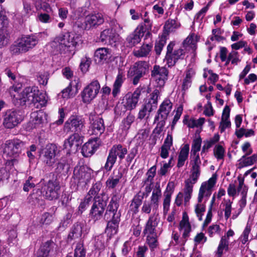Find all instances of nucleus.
<instances>
[{"mask_svg": "<svg viewBox=\"0 0 257 257\" xmlns=\"http://www.w3.org/2000/svg\"><path fill=\"white\" fill-rule=\"evenodd\" d=\"M79 89V82L78 80H75L71 81L69 85L63 89L58 94V97L59 98L68 99L74 97L78 93Z\"/></svg>", "mask_w": 257, "mask_h": 257, "instance_id": "5701e85b", "label": "nucleus"}, {"mask_svg": "<svg viewBox=\"0 0 257 257\" xmlns=\"http://www.w3.org/2000/svg\"><path fill=\"white\" fill-rule=\"evenodd\" d=\"M174 46L175 43L171 42L167 48V51L165 59L169 67L174 66L177 60L183 59L185 56V52L182 49H178L173 51Z\"/></svg>", "mask_w": 257, "mask_h": 257, "instance_id": "ddd939ff", "label": "nucleus"}, {"mask_svg": "<svg viewBox=\"0 0 257 257\" xmlns=\"http://www.w3.org/2000/svg\"><path fill=\"white\" fill-rule=\"evenodd\" d=\"M223 143L216 145L213 149V154L217 160H223L225 156V149Z\"/></svg>", "mask_w": 257, "mask_h": 257, "instance_id": "de8ad7c7", "label": "nucleus"}, {"mask_svg": "<svg viewBox=\"0 0 257 257\" xmlns=\"http://www.w3.org/2000/svg\"><path fill=\"white\" fill-rule=\"evenodd\" d=\"M257 162V154H254L250 156H242L238 161L236 166L238 169L251 166Z\"/></svg>", "mask_w": 257, "mask_h": 257, "instance_id": "2f4dec72", "label": "nucleus"}, {"mask_svg": "<svg viewBox=\"0 0 257 257\" xmlns=\"http://www.w3.org/2000/svg\"><path fill=\"white\" fill-rule=\"evenodd\" d=\"M160 222V218L158 214L154 213L149 218L143 230L145 235L157 234L156 227Z\"/></svg>", "mask_w": 257, "mask_h": 257, "instance_id": "393cba45", "label": "nucleus"}, {"mask_svg": "<svg viewBox=\"0 0 257 257\" xmlns=\"http://www.w3.org/2000/svg\"><path fill=\"white\" fill-rule=\"evenodd\" d=\"M92 170L86 166H77L75 167L74 177L80 183L86 184L91 178Z\"/></svg>", "mask_w": 257, "mask_h": 257, "instance_id": "6ab92c4d", "label": "nucleus"}, {"mask_svg": "<svg viewBox=\"0 0 257 257\" xmlns=\"http://www.w3.org/2000/svg\"><path fill=\"white\" fill-rule=\"evenodd\" d=\"M168 74V70L166 68L157 65L154 66L152 71V77L156 82L158 87L164 86L167 79Z\"/></svg>", "mask_w": 257, "mask_h": 257, "instance_id": "aec40b11", "label": "nucleus"}, {"mask_svg": "<svg viewBox=\"0 0 257 257\" xmlns=\"http://www.w3.org/2000/svg\"><path fill=\"white\" fill-rule=\"evenodd\" d=\"M58 148L56 145L50 144L42 149L41 158L43 162L48 166H53L57 162L56 155Z\"/></svg>", "mask_w": 257, "mask_h": 257, "instance_id": "9d476101", "label": "nucleus"}, {"mask_svg": "<svg viewBox=\"0 0 257 257\" xmlns=\"http://www.w3.org/2000/svg\"><path fill=\"white\" fill-rule=\"evenodd\" d=\"M122 176V174L118 172L117 175L113 177H110L106 182L107 187L111 189L115 188L119 182Z\"/></svg>", "mask_w": 257, "mask_h": 257, "instance_id": "8fccbe9b", "label": "nucleus"}, {"mask_svg": "<svg viewBox=\"0 0 257 257\" xmlns=\"http://www.w3.org/2000/svg\"><path fill=\"white\" fill-rule=\"evenodd\" d=\"M50 251L49 245L48 243L41 246L36 254V257H48Z\"/></svg>", "mask_w": 257, "mask_h": 257, "instance_id": "69168bd1", "label": "nucleus"}, {"mask_svg": "<svg viewBox=\"0 0 257 257\" xmlns=\"http://www.w3.org/2000/svg\"><path fill=\"white\" fill-rule=\"evenodd\" d=\"M100 40L102 42L112 45L117 40V36L112 29H106L100 34Z\"/></svg>", "mask_w": 257, "mask_h": 257, "instance_id": "72a5a7b5", "label": "nucleus"}, {"mask_svg": "<svg viewBox=\"0 0 257 257\" xmlns=\"http://www.w3.org/2000/svg\"><path fill=\"white\" fill-rule=\"evenodd\" d=\"M100 88L97 80H93L86 86L81 93L82 101L89 103L97 95Z\"/></svg>", "mask_w": 257, "mask_h": 257, "instance_id": "1a4fd4ad", "label": "nucleus"}, {"mask_svg": "<svg viewBox=\"0 0 257 257\" xmlns=\"http://www.w3.org/2000/svg\"><path fill=\"white\" fill-rule=\"evenodd\" d=\"M125 79L124 74L119 71L113 84L112 94L114 97H116L120 93V88Z\"/></svg>", "mask_w": 257, "mask_h": 257, "instance_id": "4c0bfd02", "label": "nucleus"}, {"mask_svg": "<svg viewBox=\"0 0 257 257\" xmlns=\"http://www.w3.org/2000/svg\"><path fill=\"white\" fill-rule=\"evenodd\" d=\"M179 230L183 235L184 238H188L192 231L191 225L189 222V216L186 212L182 214V218L179 222Z\"/></svg>", "mask_w": 257, "mask_h": 257, "instance_id": "bb28decb", "label": "nucleus"}, {"mask_svg": "<svg viewBox=\"0 0 257 257\" xmlns=\"http://www.w3.org/2000/svg\"><path fill=\"white\" fill-rule=\"evenodd\" d=\"M205 203L197 201V203L194 206L195 214L199 220H202V216L205 211Z\"/></svg>", "mask_w": 257, "mask_h": 257, "instance_id": "864d4df0", "label": "nucleus"}, {"mask_svg": "<svg viewBox=\"0 0 257 257\" xmlns=\"http://www.w3.org/2000/svg\"><path fill=\"white\" fill-rule=\"evenodd\" d=\"M39 187H42L41 193L46 199L53 200L58 198L60 187L57 181L49 180L45 183L42 180L39 183Z\"/></svg>", "mask_w": 257, "mask_h": 257, "instance_id": "0eeeda50", "label": "nucleus"}, {"mask_svg": "<svg viewBox=\"0 0 257 257\" xmlns=\"http://www.w3.org/2000/svg\"><path fill=\"white\" fill-rule=\"evenodd\" d=\"M104 22L102 15L97 13L90 14L85 18V23L87 28H91L102 24Z\"/></svg>", "mask_w": 257, "mask_h": 257, "instance_id": "c85d7f7f", "label": "nucleus"}, {"mask_svg": "<svg viewBox=\"0 0 257 257\" xmlns=\"http://www.w3.org/2000/svg\"><path fill=\"white\" fill-rule=\"evenodd\" d=\"M78 39V36L73 34H61L54 39L50 45L54 49V52L68 55L74 51Z\"/></svg>", "mask_w": 257, "mask_h": 257, "instance_id": "f03ea898", "label": "nucleus"}, {"mask_svg": "<svg viewBox=\"0 0 257 257\" xmlns=\"http://www.w3.org/2000/svg\"><path fill=\"white\" fill-rule=\"evenodd\" d=\"M91 63V59L85 56L81 59L80 67L81 71L83 72H86Z\"/></svg>", "mask_w": 257, "mask_h": 257, "instance_id": "774afa93", "label": "nucleus"}, {"mask_svg": "<svg viewBox=\"0 0 257 257\" xmlns=\"http://www.w3.org/2000/svg\"><path fill=\"white\" fill-rule=\"evenodd\" d=\"M135 118L134 115L129 114L122 120L120 125V128L125 133H126L130 128L131 124L135 120Z\"/></svg>", "mask_w": 257, "mask_h": 257, "instance_id": "3c124183", "label": "nucleus"}, {"mask_svg": "<svg viewBox=\"0 0 257 257\" xmlns=\"http://www.w3.org/2000/svg\"><path fill=\"white\" fill-rule=\"evenodd\" d=\"M251 231V226L247 223L244 229L239 238V240L243 244L248 241V236Z\"/></svg>", "mask_w": 257, "mask_h": 257, "instance_id": "052dcab7", "label": "nucleus"}, {"mask_svg": "<svg viewBox=\"0 0 257 257\" xmlns=\"http://www.w3.org/2000/svg\"><path fill=\"white\" fill-rule=\"evenodd\" d=\"M166 36L163 35L156 41L155 46V51L158 55L161 54L163 47L166 44Z\"/></svg>", "mask_w": 257, "mask_h": 257, "instance_id": "4d7b16f0", "label": "nucleus"}, {"mask_svg": "<svg viewBox=\"0 0 257 257\" xmlns=\"http://www.w3.org/2000/svg\"><path fill=\"white\" fill-rule=\"evenodd\" d=\"M162 197V191L159 183H157L153 189L152 194L151 197V204L157 208L158 207L159 201Z\"/></svg>", "mask_w": 257, "mask_h": 257, "instance_id": "ea45409f", "label": "nucleus"}, {"mask_svg": "<svg viewBox=\"0 0 257 257\" xmlns=\"http://www.w3.org/2000/svg\"><path fill=\"white\" fill-rule=\"evenodd\" d=\"M23 120L22 115L19 111L8 110L4 116L3 124L8 128H12L17 126Z\"/></svg>", "mask_w": 257, "mask_h": 257, "instance_id": "dca6fc26", "label": "nucleus"}, {"mask_svg": "<svg viewBox=\"0 0 257 257\" xmlns=\"http://www.w3.org/2000/svg\"><path fill=\"white\" fill-rule=\"evenodd\" d=\"M116 215V217H112V219L108 222L105 229V232L109 236V238L116 234L117 232L120 217H118V214Z\"/></svg>", "mask_w": 257, "mask_h": 257, "instance_id": "473e14b6", "label": "nucleus"}, {"mask_svg": "<svg viewBox=\"0 0 257 257\" xmlns=\"http://www.w3.org/2000/svg\"><path fill=\"white\" fill-rule=\"evenodd\" d=\"M153 106H150V104H145L143 108L139 111L138 114V118L142 119L147 115L149 114L150 112L153 110Z\"/></svg>", "mask_w": 257, "mask_h": 257, "instance_id": "0e129e2a", "label": "nucleus"}, {"mask_svg": "<svg viewBox=\"0 0 257 257\" xmlns=\"http://www.w3.org/2000/svg\"><path fill=\"white\" fill-rule=\"evenodd\" d=\"M172 103L169 99H165L160 104L155 117V122L157 123L156 130H158L159 133L165 126L166 120L172 110Z\"/></svg>", "mask_w": 257, "mask_h": 257, "instance_id": "20e7f679", "label": "nucleus"}, {"mask_svg": "<svg viewBox=\"0 0 257 257\" xmlns=\"http://www.w3.org/2000/svg\"><path fill=\"white\" fill-rule=\"evenodd\" d=\"M43 35L44 34L39 33L22 37L15 46V52L25 53L28 51L36 45Z\"/></svg>", "mask_w": 257, "mask_h": 257, "instance_id": "423d86ee", "label": "nucleus"}, {"mask_svg": "<svg viewBox=\"0 0 257 257\" xmlns=\"http://www.w3.org/2000/svg\"><path fill=\"white\" fill-rule=\"evenodd\" d=\"M141 95V90L140 89L136 90L133 93H127L122 98L120 104L118 107H120L121 105L123 106V108H121L122 112H124L126 110H131L135 109L139 100Z\"/></svg>", "mask_w": 257, "mask_h": 257, "instance_id": "f8f14e48", "label": "nucleus"}, {"mask_svg": "<svg viewBox=\"0 0 257 257\" xmlns=\"http://www.w3.org/2000/svg\"><path fill=\"white\" fill-rule=\"evenodd\" d=\"M174 184L173 182H169L166 191L165 192V198L163 201L164 213L166 214L169 210L171 198L173 192Z\"/></svg>", "mask_w": 257, "mask_h": 257, "instance_id": "f704fd0d", "label": "nucleus"}, {"mask_svg": "<svg viewBox=\"0 0 257 257\" xmlns=\"http://www.w3.org/2000/svg\"><path fill=\"white\" fill-rule=\"evenodd\" d=\"M119 198L117 195H113L108 205L107 211L110 216L113 217H116V214H118V217H120V213L117 211L119 207Z\"/></svg>", "mask_w": 257, "mask_h": 257, "instance_id": "c756f323", "label": "nucleus"}, {"mask_svg": "<svg viewBox=\"0 0 257 257\" xmlns=\"http://www.w3.org/2000/svg\"><path fill=\"white\" fill-rule=\"evenodd\" d=\"M183 122L189 128L197 127L201 129L203 124L205 122V118L200 117L198 119L194 118H185Z\"/></svg>", "mask_w": 257, "mask_h": 257, "instance_id": "79ce46f5", "label": "nucleus"}, {"mask_svg": "<svg viewBox=\"0 0 257 257\" xmlns=\"http://www.w3.org/2000/svg\"><path fill=\"white\" fill-rule=\"evenodd\" d=\"M229 244V241L227 240L225 238H221L216 252L218 257H220L224 251H227L228 250Z\"/></svg>", "mask_w": 257, "mask_h": 257, "instance_id": "09e8293b", "label": "nucleus"}, {"mask_svg": "<svg viewBox=\"0 0 257 257\" xmlns=\"http://www.w3.org/2000/svg\"><path fill=\"white\" fill-rule=\"evenodd\" d=\"M101 145V141L98 138L90 139L85 143L82 148V154L85 157L91 156Z\"/></svg>", "mask_w": 257, "mask_h": 257, "instance_id": "4be33fe9", "label": "nucleus"}, {"mask_svg": "<svg viewBox=\"0 0 257 257\" xmlns=\"http://www.w3.org/2000/svg\"><path fill=\"white\" fill-rule=\"evenodd\" d=\"M239 184L237 187L238 192H240L241 195L242 196L241 198L238 201V205L239 208L238 209V212L237 214H233L232 216V218L235 219L238 216V215L241 212L243 209L245 207L246 205V196L248 188L244 184V180L242 179L238 178Z\"/></svg>", "mask_w": 257, "mask_h": 257, "instance_id": "412c9836", "label": "nucleus"}, {"mask_svg": "<svg viewBox=\"0 0 257 257\" xmlns=\"http://www.w3.org/2000/svg\"><path fill=\"white\" fill-rule=\"evenodd\" d=\"M146 237V243L151 249L156 248L158 245L157 234L145 235Z\"/></svg>", "mask_w": 257, "mask_h": 257, "instance_id": "bf43d9fd", "label": "nucleus"}, {"mask_svg": "<svg viewBox=\"0 0 257 257\" xmlns=\"http://www.w3.org/2000/svg\"><path fill=\"white\" fill-rule=\"evenodd\" d=\"M25 146L24 143L18 139L7 140L3 145V155L8 159L7 164L14 165L18 163V158Z\"/></svg>", "mask_w": 257, "mask_h": 257, "instance_id": "7ed1b4c3", "label": "nucleus"}, {"mask_svg": "<svg viewBox=\"0 0 257 257\" xmlns=\"http://www.w3.org/2000/svg\"><path fill=\"white\" fill-rule=\"evenodd\" d=\"M127 153V149L120 144L113 145L109 151L104 168L106 171H110L116 162L117 158L121 161Z\"/></svg>", "mask_w": 257, "mask_h": 257, "instance_id": "39448f33", "label": "nucleus"}, {"mask_svg": "<svg viewBox=\"0 0 257 257\" xmlns=\"http://www.w3.org/2000/svg\"><path fill=\"white\" fill-rule=\"evenodd\" d=\"M203 76L205 78H207L208 80L212 84H214L218 79V76L209 69H204Z\"/></svg>", "mask_w": 257, "mask_h": 257, "instance_id": "680f3d73", "label": "nucleus"}, {"mask_svg": "<svg viewBox=\"0 0 257 257\" xmlns=\"http://www.w3.org/2000/svg\"><path fill=\"white\" fill-rule=\"evenodd\" d=\"M149 69L148 63L145 61H139L134 64L128 71V76H134L133 84L137 85L140 79L147 72Z\"/></svg>", "mask_w": 257, "mask_h": 257, "instance_id": "9b49d317", "label": "nucleus"}, {"mask_svg": "<svg viewBox=\"0 0 257 257\" xmlns=\"http://www.w3.org/2000/svg\"><path fill=\"white\" fill-rule=\"evenodd\" d=\"M84 118L78 115H71L65 122L64 130L67 132H80L84 126Z\"/></svg>", "mask_w": 257, "mask_h": 257, "instance_id": "2eb2a0df", "label": "nucleus"}, {"mask_svg": "<svg viewBox=\"0 0 257 257\" xmlns=\"http://www.w3.org/2000/svg\"><path fill=\"white\" fill-rule=\"evenodd\" d=\"M47 114L42 110L34 111L31 113L29 122L27 127L30 131L34 128L42 126L47 122Z\"/></svg>", "mask_w": 257, "mask_h": 257, "instance_id": "f3484780", "label": "nucleus"}, {"mask_svg": "<svg viewBox=\"0 0 257 257\" xmlns=\"http://www.w3.org/2000/svg\"><path fill=\"white\" fill-rule=\"evenodd\" d=\"M173 144L172 135L168 134L164 143L161 148L160 156L163 159H166L169 156V151Z\"/></svg>", "mask_w": 257, "mask_h": 257, "instance_id": "58836bf2", "label": "nucleus"}, {"mask_svg": "<svg viewBox=\"0 0 257 257\" xmlns=\"http://www.w3.org/2000/svg\"><path fill=\"white\" fill-rule=\"evenodd\" d=\"M189 151V147L188 145H185L180 152L178 160L177 163V167L180 168L182 167L185 163V162L187 159Z\"/></svg>", "mask_w": 257, "mask_h": 257, "instance_id": "49530a36", "label": "nucleus"}, {"mask_svg": "<svg viewBox=\"0 0 257 257\" xmlns=\"http://www.w3.org/2000/svg\"><path fill=\"white\" fill-rule=\"evenodd\" d=\"M106 202L100 197H95L89 212L90 218L94 221L100 220L103 214Z\"/></svg>", "mask_w": 257, "mask_h": 257, "instance_id": "4468645a", "label": "nucleus"}, {"mask_svg": "<svg viewBox=\"0 0 257 257\" xmlns=\"http://www.w3.org/2000/svg\"><path fill=\"white\" fill-rule=\"evenodd\" d=\"M81 137L78 133H74L64 141V147L67 154L75 153L82 144Z\"/></svg>", "mask_w": 257, "mask_h": 257, "instance_id": "a211bd4d", "label": "nucleus"}, {"mask_svg": "<svg viewBox=\"0 0 257 257\" xmlns=\"http://www.w3.org/2000/svg\"><path fill=\"white\" fill-rule=\"evenodd\" d=\"M92 197L86 196L84 199L80 202L78 207V212L79 214H82L88 207L89 203L91 201Z\"/></svg>", "mask_w": 257, "mask_h": 257, "instance_id": "e2e57ef3", "label": "nucleus"}, {"mask_svg": "<svg viewBox=\"0 0 257 257\" xmlns=\"http://www.w3.org/2000/svg\"><path fill=\"white\" fill-rule=\"evenodd\" d=\"M230 111V109L228 106L226 105L224 107L221 116V120L219 126V130L221 133L224 132L226 128L230 127L231 122L229 119Z\"/></svg>", "mask_w": 257, "mask_h": 257, "instance_id": "7c9ffc66", "label": "nucleus"}, {"mask_svg": "<svg viewBox=\"0 0 257 257\" xmlns=\"http://www.w3.org/2000/svg\"><path fill=\"white\" fill-rule=\"evenodd\" d=\"M201 144L202 139L200 136H196L192 142L191 153H199L201 149Z\"/></svg>", "mask_w": 257, "mask_h": 257, "instance_id": "6e6d98bb", "label": "nucleus"}, {"mask_svg": "<svg viewBox=\"0 0 257 257\" xmlns=\"http://www.w3.org/2000/svg\"><path fill=\"white\" fill-rule=\"evenodd\" d=\"M90 126L88 130L90 135L99 136L104 131L105 127L103 120L99 117H94L90 118Z\"/></svg>", "mask_w": 257, "mask_h": 257, "instance_id": "b1692460", "label": "nucleus"}, {"mask_svg": "<svg viewBox=\"0 0 257 257\" xmlns=\"http://www.w3.org/2000/svg\"><path fill=\"white\" fill-rule=\"evenodd\" d=\"M110 52L106 48L97 49L94 53V60L98 63H103L109 57Z\"/></svg>", "mask_w": 257, "mask_h": 257, "instance_id": "e433bc0d", "label": "nucleus"}, {"mask_svg": "<svg viewBox=\"0 0 257 257\" xmlns=\"http://www.w3.org/2000/svg\"><path fill=\"white\" fill-rule=\"evenodd\" d=\"M199 40V37L194 33L190 34L184 41L183 46L188 51H191L193 55L197 48V43Z\"/></svg>", "mask_w": 257, "mask_h": 257, "instance_id": "cd10ccee", "label": "nucleus"}, {"mask_svg": "<svg viewBox=\"0 0 257 257\" xmlns=\"http://www.w3.org/2000/svg\"><path fill=\"white\" fill-rule=\"evenodd\" d=\"M37 19L38 21L43 23H49L52 21V18L49 13H39Z\"/></svg>", "mask_w": 257, "mask_h": 257, "instance_id": "338daca9", "label": "nucleus"}, {"mask_svg": "<svg viewBox=\"0 0 257 257\" xmlns=\"http://www.w3.org/2000/svg\"><path fill=\"white\" fill-rule=\"evenodd\" d=\"M152 47L151 44H143L140 48L134 50L133 53L135 56L138 57H146L151 52Z\"/></svg>", "mask_w": 257, "mask_h": 257, "instance_id": "a18cd8bd", "label": "nucleus"}, {"mask_svg": "<svg viewBox=\"0 0 257 257\" xmlns=\"http://www.w3.org/2000/svg\"><path fill=\"white\" fill-rule=\"evenodd\" d=\"M196 182H194L193 181L187 179L185 182V187L184 189V204L185 205H187V203L189 202L190 199L191 198L192 194L193 192V185Z\"/></svg>", "mask_w": 257, "mask_h": 257, "instance_id": "37998d69", "label": "nucleus"}, {"mask_svg": "<svg viewBox=\"0 0 257 257\" xmlns=\"http://www.w3.org/2000/svg\"><path fill=\"white\" fill-rule=\"evenodd\" d=\"M153 9L155 13L162 15L164 13V8L166 5V0H157L155 1Z\"/></svg>", "mask_w": 257, "mask_h": 257, "instance_id": "5fc2aeb1", "label": "nucleus"}, {"mask_svg": "<svg viewBox=\"0 0 257 257\" xmlns=\"http://www.w3.org/2000/svg\"><path fill=\"white\" fill-rule=\"evenodd\" d=\"M232 202L229 199H224L220 204V208L224 212V217L227 220L231 216Z\"/></svg>", "mask_w": 257, "mask_h": 257, "instance_id": "c03bdc74", "label": "nucleus"}, {"mask_svg": "<svg viewBox=\"0 0 257 257\" xmlns=\"http://www.w3.org/2000/svg\"><path fill=\"white\" fill-rule=\"evenodd\" d=\"M180 26V23L177 20L169 19L164 26V34L168 35L169 33L174 32L179 29Z\"/></svg>", "mask_w": 257, "mask_h": 257, "instance_id": "a19ab883", "label": "nucleus"}, {"mask_svg": "<svg viewBox=\"0 0 257 257\" xmlns=\"http://www.w3.org/2000/svg\"><path fill=\"white\" fill-rule=\"evenodd\" d=\"M194 75V72L192 70H188L185 73V76L183 79L182 84V88L183 90L187 89L191 86L192 78Z\"/></svg>", "mask_w": 257, "mask_h": 257, "instance_id": "603ef678", "label": "nucleus"}, {"mask_svg": "<svg viewBox=\"0 0 257 257\" xmlns=\"http://www.w3.org/2000/svg\"><path fill=\"white\" fill-rule=\"evenodd\" d=\"M21 85H13L9 90L13 102L17 104H25L26 102L37 104V107L44 106L47 101L46 93L41 92L36 86L25 87L20 93Z\"/></svg>", "mask_w": 257, "mask_h": 257, "instance_id": "f257e3e1", "label": "nucleus"}, {"mask_svg": "<svg viewBox=\"0 0 257 257\" xmlns=\"http://www.w3.org/2000/svg\"><path fill=\"white\" fill-rule=\"evenodd\" d=\"M216 183V176L213 174L212 176L207 181L203 182L199 190L197 197L198 202H206L211 196L213 191V188Z\"/></svg>", "mask_w": 257, "mask_h": 257, "instance_id": "6e6552de", "label": "nucleus"}, {"mask_svg": "<svg viewBox=\"0 0 257 257\" xmlns=\"http://www.w3.org/2000/svg\"><path fill=\"white\" fill-rule=\"evenodd\" d=\"M84 225L83 223H77L73 225L68 236L70 240L80 238L84 232Z\"/></svg>", "mask_w": 257, "mask_h": 257, "instance_id": "c9c22d12", "label": "nucleus"}, {"mask_svg": "<svg viewBox=\"0 0 257 257\" xmlns=\"http://www.w3.org/2000/svg\"><path fill=\"white\" fill-rule=\"evenodd\" d=\"M145 29L143 26H139L135 30L130 34L126 39V42L130 47L135 46L139 44L144 36Z\"/></svg>", "mask_w": 257, "mask_h": 257, "instance_id": "a878e982", "label": "nucleus"}, {"mask_svg": "<svg viewBox=\"0 0 257 257\" xmlns=\"http://www.w3.org/2000/svg\"><path fill=\"white\" fill-rule=\"evenodd\" d=\"M173 160V157H171L168 163L163 162V165L161 167L158 171V173L160 175L165 176L169 170L173 166V164H172Z\"/></svg>", "mask_w": 257, "mask_h": 257, "instance_id": "13d9d810", "label": "nucleus"}]
</instances>
